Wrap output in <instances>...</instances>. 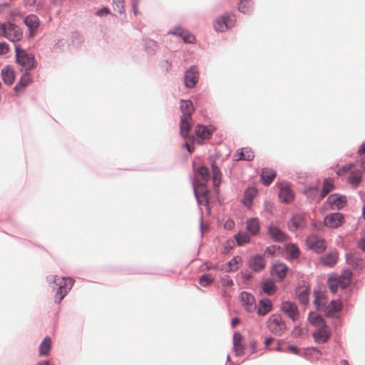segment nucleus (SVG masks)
Masks as SVG:
<instances>
[{
    "label": "nucleus",
    "instance_id": "42",
    "mask_svg": "<svg viewBox=\"0 0 365 365\" xmlns=\"http://www.w3.org/2000/svg\"><path fill=\"white\" fill-rule=\"evenodd\" d=\"M197 173L201 177L202 180L207 182L210 179V172L208 168L205 166H200L197 170Z\"/></svg>",
    "mask_w": 365,
    "mask_h": 365
},
{
    "label": "nucleus",
    "instance_id": "60",
    "mask_svg": "<svg viewBox=\"0 0 365 365\" xmlns=\"http://www.w3.org/2000/svg\"><path fill=\"white\" fill-rule=\"evenodd\" d=\"M207 268L208 269H216V270H224V267H223V265L220 266V264H215V265L210 264V265H207Z\"/></svg>",
    "mask_w": 365,
    "mask_h": 365
},
{
    "label": "nucleus",
    "instance_id": "41",
    "mask_svg": "<svg viewBox=\"0 0 365 365\" xmlns=\"http://www.w3.org/2000/svg\"><path fill=\"white\" fill-rule=\"evenodd\" d=\"M242 339V336L238 333H235L233 335V347L236 350L237 354H239L238 351H242L243 350V347L240 344V341Z\"/></svg>",
    "mask_w": 365,
    "mask_h": 365
},
{
    "label": "nucleus",
    "instance_id": "26",
    "mask_svg": "<svg viewBox=\"0 0 365 365\" xmlns=\"http://www.w3.org/2000/svg\"><path fill=\"white\" fill-rule=\"evenodd\" d=\"M296 294L301 304H307L309 302V289L304 287L296 289Z\"/></svg>",
    "mask_w": 365,
    "mask_h": 365
},
{
    "label": "nucleus",
    "instance_id": "19",
    "mask_svg": "<svg viewBox=\"0 0 365 365\" xmlns=\"http://www.w3.org/2000/svg\"><path fill=\"white\" fill-rule=\"evenodd\" d=\"M272 309V304L269 299H260L257 308V314L264 316L269 313Z\"/></svg>",
    "mask_w": 365,
    "mask_h": 365
},
{
    "label": "nucleus",
    "instance_id": "55",
    "mask_svg": "<svg viewBox=\"0 0 365 365\" xmlns=\"http://www.w3.org/2000/svg\"><path fill=\"white\" fill-rule=\"evenodd\" d=\"M286 351H291L293 354L298 355L299 354V349L294 345H289L285 349Z\"/></svg>",
    "mask_w": 365,
    "mask_h": 365
},
{
    "label": "nucleus",
    "instance_id": "33",
    "mask_svg": "<svg viewBox=\"0 0 365 365\" xmlns=\"http://www.w3.org/2000/svg\"><path fill=\"white\" fill-rule=\"evenodd\" d=\"M1 75L4 81L10 85L14 83V72L9 68H4L1 71Z\"/></svg>",
    "mask_w": 365,
    "mask_h": 365
},
{
    "label": "nucleus",
    "instance_id": "38",
    "mask_svg": "<svg viewBox=\"0 0 365 365\" xmlns=\"http://www.w3.org/2000/svg\"><path fill=\"white\" fill-rule=\"evenodd\" d=\"M235 239L239 246H241L250 241V236L245 232H239L235 235Z\"/></svg>",
    "mask_w": 365,
    "mask_h": 365
},
{
    "label": "nucleus",
    "instance_id": "11",
    "mask_svg": "<svg viewBox=\"0 0 365 365\" xmlns=\"http://www.w3.org/2000/svg\"><path fill=\"white\" fill-rule=\"evenodd\" d=\"M199 78V71L197 67H190L185 74V83L187 88H192L196 85Z\"/></svg>",
    "mask_w": 365,
    "mask_h": 365
},
{
    "label": "nucleus",
    "instance_id": "7",
    "mask_svg": "<svg viewBox=\"0 0 365 365\" xmlns=\"http://www.w3.org/2000/svg\"><path fill=\"white\" fill-rule=\"evenodd\" d=\"M280 310L294 322L297 320L299 315L297 305L290 301L282 302L280 305Z\"/></svg>",
    "mask_w": 365,
    "mask_h": 365
},
{
    "label": "nucleus",
    "instance_id": "37",
    "mask_svg": "<svg viewBox=\"0 0 365 365\" xmlns=\"http://www.w3.org/2000/svg\"><path fill=\"white\" fill-rule=\"evenodd\" d=\"M346 262L352 267H358L361 265V259L356 255L346 254Z\"/></svg>",
    "mask_w": 365,
    "mask_h": 365
},
{
    "label": "nucleus",
    "instance_id": "53",
    "mask_svg": "<svg viewBox=\"0 0 365 365\" xmlns=\"http://www.w3.org/2000/svg\"><path fill=\"white\" fill-rule=\"evenodd\" d=\"M357 245L359 248L365 252V231L361 239L358 241Z\"/></svg>",
    "mask_w": 365,
    "mask_h": 365
},
{
    "label": "nucleus",
    "instance_id": "5",
    "mask_svg": "<svg viewBox=\"0 0 365 365\" xmlns=\"http://www.w3.org/2000/svg\"><path fill=\"white\" fill-rule=\"evenodd\" d=\"M235 21L234 14H225L215 21L213 26L217 31L225 32L234 26Z\"/></svg>",
    "mask_w": 365,
    "mask_h": 365
},
{
    "label": "nucleus",
    "instance_id": "40",
    "mask_svg": "<svg viewBox=\"0 0 365 365\" xmlns=\"http://www.w3.org/2000/svg\"><path fill=\"white\" fill-rule=\"evenodd\" d=\"M351 276L352 272L349 269L344 270L341 274L338 276L341 279H345V283L343 284L344 287H347L351 284Z\"/></svg>",
    "mask_w": 365,
    "mask_h": 365
},
{
    "label": "nucleus",
    "instance_id": "10",
    "mask_svg": "<svg viewBox=\"0 0 365 365\" xmlns=\"http://www.w3.org/2000/svg\"><path fill=\"white\" fill-rule=\"evenodd\" d=\"M7 29L5 34V38L11 41H20L23 37V34L21 29L16 24L7 22Z\"/></svg>",
    "mask_w": 365,
    "mask_h": 365
},
{
    "label": "nucleus",
    "instance_id": "18",
    "mask_svg": "<svg viewBox=\"0 0 365 365\" xmlns=\"http://www.w3.org/2000/svg\"><path fill=\"white\" fill-rule=\"evenodd\" d=\"M268 233L275 242H283L287 240L286 235L277 226L270 225Z\"/></svg>",
    "mask_w": 365,
    "mask_h": 365
},
{
    "label": "nucleus",
    "instance_id": "6",
    "mask_svg": "<svg viewBox=\"0 0 365 365\" xmlns=\"http://www.w3.org/2000/svg\"><path fill=\"white\" fill-rule=\"evenodd\" d=\"M307 247L316 253H322L327 247L325 240L315 235H310L306 239Z\"/></svg>",
    "mask_w": 365,
    "mask_h": 365
},
{
    "label": "nucleus",
    "instance_id": "48",
    "mask_svg": "<svg viewBox=\"0 0 365 365\" xmlns=\"http://www.w3.org/2000/svg\"><path fill=\"white\" fill-rule=\"evenodd\" d=\"M244 153V160L250 161L253 160L255 155L253 151L247 148H242Z\"/></svg>",
    "mask_w": 365,
    "mask_h": 365
},
{
    "label": "nucleus",
    "instance_id": "9",
    "mask_svg": "<svg viewBox=\"0 0 365 365\" xmlns=\"http://www.w3.org/2000/svg\"><path fill=\"white\" fill-rule=\"evenodd\" d=\"M214 131L215 128L212 126L207 127L203 125H197L195 129V135L199 138L197 143L200 144L204 140L210 138Z\"/></svg>",
    "mask_w": 365,
    "mask_h": 365
},
{
    "label": "nucleus",
    "instance_id": "58",
    "mask_svg": "<svg viewBox=\"0 0 365 365\" xmlns=\"http://www.w3.org/2000/svg\"><path fill=\"white\" fill-rule=\"evenodd\" d=\"M265 253H267L268 255L272 257L275 254V247H268L265 250Z\"/></svg>",
    "mask_w": 365,
    "mask_h": 365
},
{
    "label": "nucleus",
    "instance_id": "23",
    "mask_svg": "<svg viewBox=\"0 0 365 365\" xmlns=\"http://www.w3.org/2000/svg\"><path fill=\"white\" fill-rule=\"evenodd\" d=\"M342 304L339 301L332 300L326 307L324 312L328 317H334L336 313L341 311Z\"/></svg>",
    "mask_w": 365,
    "mask_h": 365
},
{
    "label": "nucleus",
    "instance_id": "8",
    "mask_svg": "<svg viewBox=\"0 0 365 365\" xmlns=\"http://www.w3.org/2000/svg\"><path fill=\"white\" fill-rule=\"evenodd\" d=\"M327 202L331 210H341L346 205V197L334 193L328 197Z\"/></svg>",
    "mask_w": 365,
    "mask_h": 365
},
{
    "label": "nucleus",
    "instance_id": "47",
    "mask_svg": "<svg viewBox=\"0 0 365 365\" xmlns=\"http://www.w3.org/2000/svg\"><path fill=\"white\" fill-rule=\"evenodd\" d=\"M145 50L148 53H150L152 51H155V48L157 47L155 42L151 39L145 40Z\"/></svg>",
    "mask_w": 365,
    "mask_h": 365
},
{
    "label": "nucleus",
    "instance_id": "14",
    "mask_svg": "<svg viewBox=\"0 0 365 365\" xmlns=\"http://www.w3.org/2000/svg\"><path fill=\"white\" fill-rule=\"evenodd\" d=\"M305 225V217L301 213L293 215L292 219L287 222L288 228L291 232H295L298 229L304 227Z\"/></svg>",
    "mask_w": 365,
    "mask_h": 365
},
{
    "label": "nucleus",
    "instance_id": "50",
    "mask_svg": "<svg viewBox=\"0 0 365 365\" xmlns=\"http://www.w3.org/2000/svg\"><path fill=\"white\" fill-rule=\"evenodd\" d=\"M222 286L231 287L233 285V281L229 275H225L221 278Z\"/></svg>",
    "mask_w": 365,
    "mask_h": 365
},
{
    "label": "nucleus",
    "instance_id": "57",
    "mask_svg": "<svg viewBox=\"0 0 365 365\" xmlns=\"http://www.w3.org/2000/svg\"><path fill=\"white\" fill-rule=\"evenodd\" d=\"M7 28V22L4 24L0 23V37H5Z\"/></svg>",
    "mask_w": 365,
    "mask_h": 365
},
{
    "label": "nucleus",
    "instance_id": "63",
    "mask_svg": "<svg viewBox=\"0 0 365 365\" xmlns=\"http://www.w3.org/2000/svg\"><path fill=\"white\" fill-rule=\"evenodd\" d=\"M365 154V141L360 145L358 150V155H362Z\"/></svg>",
    "mask_w": 365,
    "mask_h": 365
},
{
    "label": "nucleus",
    "instance_id": "1",
    "mask_svg": "<svg viewBox=\"0 0 365 365\" xmlns=\"http://www.w3.org/2000/svg\"><path fill=\"white\" fill-rule=\"evenodd\" d=\"M180 135L185 139L190 138V131L193 123L192 114L195 110L192 102L190 100L180 101Z\"/></svg>",
    "mask_w": 365,
    "mask_h": 365
},
{
    "label": "nucleus",
    "instance_id": "30",
    "mask_svg": "<svg viewBox=\"0 0 365 365\" xmlns=\"http://www.w3.org/2000/svg\"><path fill=\"white\" fill-rule=\"evenodd\" d=\"M212 173V181L215 187L220 185L221 182L222 173L220 168L215 165V163L211 164Z\"/></svg>",
    "mask_w": 365,
    "mask_h": 365
},
{
    "label": "nucleus",
    "instance_id": "15",
    "mask_svg": "<svg viewBox=\"0 0 365 365\" xmlns=\"http://www.w3.org/2000/svg\"><path fill=\"white\" fill-rule=\"evenodd\" d=\"M344 216L341 213L334 212L324 218V225L331 228H336L342 225Z\"/></svg>",
    "mask_w": 365,
    "mask_h": 365
},
{
    "label": "nucleus",
    "instance_id": "36",
    "mask_svg": "<svg viewBox=\"0 0 365 365\" xmlns=\"http://www.w3.org/2000/svg\"><path fill=\"white\" fill-rule=\"evenodd\" d=\"M32 81L31 77L29 73H25L21 77L19 83L16 86L15 90L17 91L18 90L23 89L26 88L28 85H29Z\"/></svg>",
    "mask_w": 365,
    "mask_h": 365
},
{
    "label": "nucleus",
    "instance_id": "59",
    "mask_svg": "<svg viewBox=\"0 0 365 365\" xmlns=\"http://www.w3.org/2000/svg\"><path fill=\"white\" fill-rule=\"evenodd\" d=\"M244 153L242 151V148L237 150V155L235 156V160H244Z\"/></svg>",
    "mask_w": 365,
    "mask_h": 365
},
{
    "label": "nucleus",
    "instance_id": "35",
    "mask_svg": "<svg viewBox=\"0 0 365 365\" xmlns=\"http://www.w3.org/2000/svg\"><path fill=\"white\" fill-rule=\"evenodd\" d=\"M361 172L359 170L352 171L349 176V182L353 186H357L361 180Z\"/></svg>",
    "mask_w": 365,
    "mask_h": 365
},
{
    "label": "nucleus",
    "instance_id": "17",
    "mask_svg": "<svg viewBox=\"0 0 365 365\" xmlns=\"http://www.w3.org/2000/svg\"><path fill=\"white\" fill-rule=\"evenodd\" d=\"M248 267L255 272H259L265 267V260L262 255H257L248 261Z\"/></svg>",
    "mask_w": 365,
    "mask_h": 365
},
{
    "label": "nucleus",
    "instance_id": "61",
    "mask_svg": "<svg viewBox=\"0 0 365 365\" xmlns=\"http://www.w3.org/2000/svg\"><path fill=\"white\" fill-rule=\"evenodd\" d=\"M252 274L250 273H243L242 274V279L243 280L244 282H247L248 281H250L252 278Z\"/></svg>",
    "mask_w": 365,
    "mask_h": 365
},
{
    "label": "nucleus",
    "instance_id": "46",
    "mask_svg": "<svg viewBox=\"0 0 365 365\" xmlns=\"http://www.w3.org/2000/svg\"><path fill=\"white\" fill-rule=\"evenodd\" d=\"M287 249H288V252H289V256L291 258L296 259L299 257V250L297 247V246H296L294 244H291L287 247Z\"/></svg>",
    "mask_w": 365,
    "mask_h": 365
},
{
    "label": "nucleus",
    "instance_id": "32",
    "mask_svg": "<svg viewBox=\"0 0 365 365\" xmlns=\"http://www.w3.org/2000/svg\"><path fill=\"white\" fill-rule=\"evenodd\" d=\"M247 230L252 234L256 235L259 230V225L257 218H250L247 221Z\"/></svg>",
    "mask_w": 365,
    "mask_h": 365
},
{
    "label": "nucleus",
    "instance_id": "44",
    "mask_svg": "<svg viewBox=\"0 0 365 365\" xmlns=\"http://www.w3.org/2000/svg\"><path fill=\"white\" fill-rule=\"evenodd\" d=\"M308 320L310 322L311 324L321 327L324 325V321L323 318L319 315H316L313 317H311V313L309 314Z\"/></svg>",
    "mask_w": 365,
    "mask_h": 365
},
{
    "label": "nucleus",
    "instance_id": "24",
    "mask_svg": "<svg viewBox=\"0 0 365 365\" xmlns=\"http://www.w3.org/2000/svg\"><path fill=\"white\" fill-rule=\"evenodd\" d=\"M276 173L269 168H263L261 174V180L264 185H269L274 178Z\"/></svg>",
    "mask_w": 365,
    "mask_h": 365
},
{
    "label": "nucleus",
    "instance_id": "12",
    "mask_svg": "<svg viewBox=\"0 0 365 365\" xmlns=\"http://www.w3.org/2000/svg\"><path fill=\"white\" fill-rule=\"evenodd\" d=\"M279 187L280 191L278 196L283 202L289 203L294 200V194L289 183L282 182L279 183Z\"/></svg>",
    "mask_w": 365,
    "mask_h": 365
},
{
    "label": "nucleus",
    "instance_id": "2",
    "mask_svg": "<svg viewBox=\"0 0 365 365\" xmlns=\"http://www.w3.org/2000/svg\"><path fill=\"white\" fill-rule=\"evenodd\" d=\"M267 328L274 335L282 336L287 330V325L280 314H274L269 316L266 323Z\"/></svg>",
    "mask_w": 365,
    "mask_h": 365
},
{
    "label": "nucleus",
    "instance_id": "39",
    "mask_svg": "<svg viewBox=\"0 0 365 365\" xmlns=\"http://www.w3.org/2000/svg\"><path fill=\"white\" fill-rule=\"evenodd\" d=\"M252 1L250 0H240L239 4V11L247 14L249 13L252 8Z\"/></svg>",
    "mask_w": 365,
    "mask_h": 365
},
{
    "label": "nucleus",
    "instance_id": "4",
    "mask_svg": "<svg viewBox=\"0 0 365 365\" xmlns=\"http://www.w3.org/2000/svg\"><path fill=\"white\" fill-rule=\"evenodd\" d=\"M74 279L71 277H62L61 282L56 284L58 290L55 295V302L59 304L65 297L69 290L71 289Z\"/></svg>",
    "mask_w": 365,
    "mask_h": 365
},
{
    "label": "nucleus",
    "instance_id": "13",
    "mask_svg": "<svg viewBox=\"0 0 365 365\" xmlns=\"http://www.w3.org/2000/svg\"><path fill=\"white\" fill-rule=\"evenodd\" d=\"M240 297L247 312H252L256 309L255 298L252 294L244 291L241 292Z\"/></svg>",
    "mask_w": 365,
    "mask_h": 365
},
{
    "label": "nucleus",
    "instance_id": "31",
    "mask_svg": "<svg viewBox=\"0 0 365 365\" xmlns=\"http://www.w3.org/2000/svg\"><path fill=\"white\" fill-rule=\"evenodd\" d=\"M334 187V185L329 178L324 179L320 193L321 198L325 197Z\"/></svg>",
    "mask_w": 365,
    "mask_h": 365
},
{
    "label": "nucleus",
    "instance_id": "45",
    "mask_svg": "<svg viewBox=\"0 0 365 365\" xmlns=\"http://www.w3.org/2000/svg\"><path fill=\"white\" fill-rule=\"evenodd\" d=\"M240 262V259L238 257H234L230 261H229L226 264L223 265L224 267V270L226 272H231L232 270H233V269H232V266H237V264L239 263Z\"/></svg>",
    "mask_w": 365,
    "mask_h": 365
},
{
    "label": "nucleus",
    "instance_id": "22",
    "mask_svg": "<svg viewBox=\"0 0 365 365\" xmlns=\"http://www.w3.org/2000/svg\"><path fill=\"white\" fill-rule=\"evenodd\" d=\"M312 336L317 343L324 344L328 341L330 335L327 329L321 328L314 331Z\"/></svg>",
    "mask_w": 365,
    "mask_h": 365
},
{
    "label": "nucleus",
    "instance_id": "56",
    "mask_svg": "<svg viewBox=\"0 0 365 365\" xmlns=\"http://www.w3.org/2000/svg\"><path fill=\"white\" fill-rule=\"evenodd\" d=\"M113 4H115L119 12L122 11L124 6V0H113Z\"/></svg>",
    "mask_w": 365,
    "mask_h": 365
},
{
    "label": "nucleus",
    "instance_id": "25",
    "mask_svg": "<svg viewBox=\"0 0 365 365\" xmlns=\"http://www.w3.org/2000/svg\"><path fill=\"white\" fill-rule=\"evenodd\" d=\"M25 24L29 27L31 35L33 32L38 27L39 20L38 18L34 14L27 16L24 19Z\"/></svg>",
    "mask_w": 365,
    "mask_h": 365
},
{
    "label": "nucleus",
    "instance_id": "62",
    "mask_svg": "<svg viewBox=\"0 0 365 365\" xmlns=\"http://www.w3.org/2000/svg\"><path fill=\"white\" fill-rule=\"evenodd\" d=\"M334 280L336 281L339 287H341L342 289L346 288L343 287L344 283H345V279H341L340 277H337V278H336Z\"/></svg>",
    "mask_w": 365,
    "mask_h": 365
},
{
    "label": "nucleus",
    "instance_id": "52",
    "mask_svg": "<svg viewBox=\"0 0 365 365\" xmlns=\"http://www.w3.org/2000/svg\"><path fill=\"white\" fill-rule=\"evenodd\" d=\"M329 287L332 293H336L337 292L338 287H339L335 280H331L329 282Z\"/></svg>",
    "mask_w": 365,
    "mask_h": 365
},
{
    "label": "nucleus",
    "instance_id": "21",
    "mask_svg": "<svg viewBox=\"0 0 365 365\" xmlns=\"http://www.w3.org/2000/svg\"><path fill=\"white\" fill-rule=\"evenodd\" d=\"M338 255L336 252H331L320 257V262L325 266L333 267L337 261Z\"/></svg>",
    "mask_w": 365,
    "mask_h": 365
},
{
    "label": "nucleus",
    "instance_id": "27",
    "mask_svg": "<svg viewBox=\"0 0 365 365\" xmlns=\"http://www.w3.org/2000/svg\"><path fill=\"white\" fill-rule=\"evenodd\" d=\"M51 347V340L49 336H46L39 346V355L46 356L49 354Z\"/></svg>",
    "mask_w": 365,
    "mask_h": 365
},
{
    "label": "nucleus",
    "instance_id": "64",
    "mask_svg": "<svg viewBox=\"0 0 365 365\" xmlns=\"http://www.w3.org/2000/svg\"><path fill=\"white\" fill-rule=\"evenodd\" d=\"M182 146L186 148L190 153H192L194 150V148L187 142H185Z\"/></svg>",
    "mask_w": 365,
    "mask_h": 365
},
{
    "label": "nucleus",
    "instance_id": "16",
    "mask_svg": "<svg viewBox=\"0 0 365 365\" xmlns=\"http://www.w3.org/2000/svg\"><path fill=\"white\" fill-rule=\"evenodd\" d=\"M192 185L194 191L195 197L197 202L200 203L199 194H201L203 196H206L208 194V190L206 187V184L205 181H199L195 180L194 178H191Z\"/></svg>",
    "mask_w": 365,
    "mask_h": 365
},
{
    "label": "nucleus",
    "instance_id": "49",
    "mask_svg": "<svg viewBox=\"0 0 365 365\" xmlns=\"http://www.w3.org/2000/svg\"><path fill=\"white\" fill-rule=\"evenodd\" d=\"M314 304L317 309H319L321 307V304L319 301L323 298L324 295L319 292L314 291Z\"/></svg>",
    "mask_w": 365,
    "mask_h": 365
},
{
    "label": "nucleus",
    "instance_id": "28",
    "mask_svg": "<svg viewBox=\"0 0 365 365\" xmlns=\"http://www.w3.org/2000/svg\"><path fill=\"white\" fill-rule=\"evenodd\" d=\"M171 33L180 36L185 43H192L195 39L193 35L180 28L177 29L175 31H173Z\"/></svg>",
    "mask_w": 365,
    "mask_h": 365
},
{
    "label": "nucleus",
    "instance_id": "43",
    "mask_svg": "<svg viewBox=\"0 0 365 365\" xmlns=\"http://www.w3.org/2000/svg\"><path fill=\"white\" fill-rule=\"evenodd\" d=\"M213 278L210 274H202L200 278V284L202 287H206L210 285L213 282Z\"/></svg>",
    "mask_w": 365,
    "mask_h": 365
},
{
    "label": "nucleus",
    "instance_id": "51",
    "mask_svg": "<svg viewBox=\"0 0 365 365\" xmlns=\"http://www.w3.org/2000/svg\"><path fill=\"white\" fill-rule=\"evenodd\" d=\"M61 279L58 278L56 275H50L47 277L46 280L50 284H56L59 283L61 282Z\"/></svg>",
    "mask_w": 365,
    "mask_h": 365
},
{
    "label": "nucleus",
    "instance_id": "20",
    "mask_svg": "<svg viewBox=\"0 0 365 365\" xmlns=\"http://www.w3.org/2000/svg\"><path fill=\"white\" fill-rule=\"evenodd\" d=\"M257 193V190L254 187H248L244 192L242 203L246 207H250Z\"/></svg>",
    "mask_w": 365,
    "mask_h": 365
},
{
    "label": "nucleus",
    "instance_id": "54",
    "mask_svg": "<svg viewBox=\"0 0 365 365\" xmlns=\"http://www.w3.org/2000/svg\"><path fill=\"white\" fill-rule=\"evenodd\" d=\"M9 45L4 42V43H0V55H4V54H6L7 53V52L9 51Z\"/></svg>",
    "mask_w": 365,
    "mask_h": 365
},
{
    "label": "nucleus",
    "instance_id": "3",
    "mask_svg": "<svg viewBox=\"0 0 365 365\" xmlns=\"http://www.w3.org/2000/svg\"><path fill=\"white\" fill-rule=\"evenodd\" d=\"M16 61L25 70L29 71L34 68L35 59L33 55L29 54L25 50L21 49L19 45H15Z\"/></svg>",
    "mask_w": 365,
    "mask_h": 365
},
{
    "label": "nucleus",
    "instance_id": "29",
    "mask_svg": "<svg viewBox=\"0 0 365 365\" xmlns=\"http://www.w3.org/2000/svg\"><path fill=\"white\" fill-rule=\"evenodd\" d=\"M262 289L264 293L267 295L273 294L276 291V286L271 279H264L262 283Z\"/></svg>",
    "mask_w": 365,
    "mask_h": 365
},
{
    "label": "nucleus",
    "instance_id": "34",
    "mask_svg": "<svg viewBox=\"0 0 365 365\" xmlns=\"http://www.w3.org/2000/svg\"><path fill=\"white\" fill-rule=\"evenodd\" d=\"M272 272L279 279H282L287 274V267L284 264H275Z\"/></svg>",
    "mask_w": 365,
    "mask_h": 365
}]
</instances>
